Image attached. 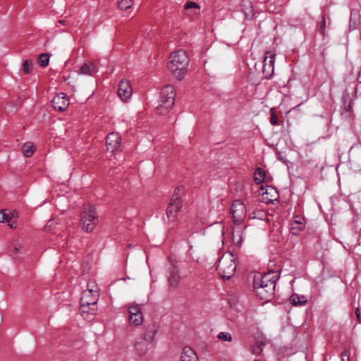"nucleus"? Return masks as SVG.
Returning a JSON list of instances; mask_svg holds the SVG:
<instances>
[{"mask_svg": "<svg viewBox=\"0 0 361 361\" xmlns=\"http://www.w3.org/2000/svg\"><path fill=\"white\" fill-rule=\"evenodd\" d=\"M278 279V274L274 271L268 272L263 276L255 275L253 287L258 297L262 300H268L274 295Z\"/></svg>", "mask_w": 361, "mask_h": 361, "instance_id": "1", "label": "nucleus"}, {"mask_svg": "<svg viewBox=\"0 0 361 361\" xmlns=\"http://www.w3.org/2000/svg\"><path fill=\"white\" fill-rule=\"evenodd\" d=\"M188 64L189 58L186 51L180 49L171 53L168 68L174 77L178 80H182L185 77Z\"/></svg>", "mask_w": 361, "mask_h": 361, "instance_id": "2", "label": "nucleus"}, {"mask_svg": "<svg viewBox=\"0 0 361 361\" xmlns=\"http://www.w3.org/2000/svg\"><path fill=\"white\" fill-rule=\"evenodd\" d=\"M236 269L235 257L231 253H226L219 259L217 270L220 276L224 279H231Z\"/></svg>", "mask_w": 361, "mask_h": 361, "instance_id": "3", "label": "nucleus"}, {"mask_svg": "<svg viewBox=\"0 0 361 361\" xmlns=\"http://www.w3.org/2000/svg\"><path fill=\"white\" fill-rule=\"evenodd\" d=\"M175 92L171 85L164 87L160 92V99L157 111L159 114H166L174 104Z\"/></svg>", "mask_w": 361, "mask_h": 361, "instance_id": "4", "label": "nucleus"}, {"mask_svg": "<svg viewBox=\"0 0 361 361\" xmlns=\"http://www.w3.org/2000/svg\"><path fill=\"white\" fill-rule=\"evenodd\" d=\"M230 212L235 224H241L246 216V207L240 200H235L231 204Z\"/></svg>", "mask_w": 361, "mask_h": 361, "instance_id": "5", "label": "nucleus"}, {"mask_svg": "<svg viewBox=\"0 0 361 361\" xmlns=\"http://www.w3.org/2000/svg\"><path fill=\"white\" fill-rule=\"evenodd\" d=\"M182 207V204L180 200L179 195L176 192L173 195L171 201L169 204L166 214L169 221H173L175 220L177 213L179 212L180 209Z\"/></svg>", "mask_w": 361, "mask_h": 361, "instance_id": "6", "label": "nucleus"}, {"mask_svg": "<svg viewBox=\"0 0 361 361\" xmlns=\"http://www.w3.org/2000/svg\"><path fill=\"white\" fill-rule=\"evenodd\" d=\"M129 322L134 326H140L143 323V316L138 305L130 304L128 306Z\"/></svg>", "mask_w": 361, "mask_h": 361, "instance_id": "7", "label": "nucleus"}, {"mask_svg": "<svg viewBox=\"0 0 361 361\" xmlns=\"http://www.w3.org/2000/svg\"><path fill=\"white\" fill-rule=\"evenodd\" d=\"M90 290H85L82 295L80 300V312L81 316L86 320L90 319Z\"/></svg>", "mask_w": 361, "mask_h": 361, "instance_id": "8", "label": "nucleus"}, {"mask_svg": "<svg viewBox=\"0 0 361 361\" xmlns=\"http://www.w3.org/2000/svg\"><path fill=\"white\" fill-rule=\"evenodd\" d=\"M17 212L13 210L11 211L8 209L0 210V223H7L11 228H16L17 227Z\"/></svg>", "mask_w": 361, "mask_h": 361, "instance_id": "9", "label": "nucleus"}, {"mask_svg": "<svg viewBox=\"0 0 361 361\" xmlns=\"http://www.w3.org/2000/svg\"><path fill=\"white\" fill-rule=\"evenodd\" d=\"M275 54L271 51H267L264 59L263 73L266 78H270L274 71Z\"/></svg>", "mask_w": 361, "mask_h": 361, "instance_id": "10", "label": "nucleus"}, {"mask_svg": "<svg viewBox=\"0 0 361 361\" xmlns=\"http://www.w3.org/2000/svg\"><path fill=\"white\" fill-rule=\"evenodd\" d=\"M133 90L129 81L122 80L118 86V94L124 102H127L131 97Z\"/></svg>", "mask_w": 361, "mask_h": 361, "instance_id": "11", "label": "nucleus"}, {"mask_svg": "<svg viewBox=\"0 0 361 361\" xmlns=\"http://www.w3.org/2000/svg\"><path fill=\"white\" fill-rule=\"evenodd\" d=\"M52 104L55 109L64 111L69 106V99L64 93H60L53 98Z\"/></svg>", "mask_w": 361, "mask_h": 361, "instance_id": "12", "label": "nucleus"}, {"mask_svg": "<svg viewBox=\"0 0 361 361\" xmlns=\"http://www.w3.org/2000/svg\"><path fill=\"white\" fill-rule=\"evenodd\" d=\"M107 150L114 152L119 149L121 136L116 133H111L106 137Z\"/></svg>", "mask_w": 361, "mask_h": 361, "instance_id": "13", "label": "nucleus"}, {"mask_svg": "<svg viewBox=\"0 0 361 361\" xmlns=\"http://www.w3.org/2000/svg\"><path fill=\"white\" fill-rule=\"evenodd\" d=\"M245 228V226H243L241 224H235V227L233 228L232 233V240L235 245H241L243 240L244 230Z\"/></svg>", "mask_w": 361, "mask_h": 361, "instance_id": "14", "label": "nucleus"}, {"mask_svg": "<svg viewBox=\"0 0 361 361\" xmlns=\"http://www.w3.org/2000/svg\"><path fill=\"white\" fill-rule=\"evenodd\" d=\"M158 331V326L152 323L146 327L145 331L142 336L147 342L151 345L154 342L155 336Z\"/></svg>", "mask_w": 361, "mask_h": 361, "instance_id": "15", "label": "nucleus"}, {"mask_svg": "<svg viewBox=\"0 0 361 361\" xmlns=\"http://www.w3.org/2000/svg\"><path fill=\"white\" fill-rule=\"evenodd\" d=\"M152 345L147 342L142 337L137 338L135 343V350L139 355H143L147 353Z\"/></svg>", "mask_w": 361, "mask_h": 361, "instance_id": "16", "label": "nucleus"}, {"mask_svg": "<svg viewBox=\"0 0 361 361\" xmlns=\"http://www.w3.org/2000/svg\"><path fill=\"white\" fill-rule=\"evenodd\" d=\"M180 279V269L177 266L173 265L169 271V276L168 277L169 286L171 287H177L179 284Z\"/></svg>", "mask_w": 361, "mask_h": 361, "instance_id": "17", "label": "nucleus"}, {"mask_svg": "<svg viewBox=\"0 0 361 361\" xmlns=\"http://www.w3.org/2000/svg\"><path fill=\"white\" fill-rule=\"evenodd\" d=\"M181 361H199V358L195 351L189 346H185L183 348L181 356Z\"/></svg>", "mask_w": 361, "mask_h": 361, "instance_id": "18", "label": "nucleus"}, {"mask_svg": "<svg viewBox=\"0 0 361 361\" xmlns=\"http://www.w3.org/2000/svg\"><path fill=\"white\" fill-rule=\"evenodd\" d=\"M90 212L89 210H85L81 216V224L82 228L87 232H89V226L90 224Z\"/></svg>", "mask_w": 361, "mask_h": 361, "instance_id": "19", "label": "nucleus"}, {"mask_svg": "<svg viewBox=\"0 0 361 361\" xmlns=\"http://www.w3.org/2000/svg\"><path fill=\"white\" fill-rule=\"evenodd\" d=\"M35 151V146L31 142H25L22 147V152L25 157H31Z\"/></svg>", "mask_w": 361, "mask_h": 361, "instance_id": "20", "label": "nucleus"}, {"mask_svg": "<svg viewBox=\"0 0 361 361\" xmlns=\"http://www.w3.org/2000/svg\"><path fill=\"white\" fill-rule=\"evenodd\" d=\"M291 303L294 306L305 305L307 302V298L304 295H299L298 294H293L290 298Z\"/></svg>", "mask_w": 361, "mask_h": 361, "instance_id": "21", "label": "nucleus"}, {"mask_svg": "<svg viewBox=\"0 0 361 361\" xmlns=\"http://www.w3.org/2000/svg\"><path fill=\"white\" fill-rule=\"evenodd\" d=\"M49 55L47 53L41 54L37 58V63L41 67H47L49 63Z\"/></svg>", "mask_w": 361, "mask_h": 361, "instance_id": "22", "label": "nucleus"}, {"mask_svg": "<svg viewBox=\"0 0 361 361\" xmlns=\"http://www.w3.org/2000/svg\"><path fill=\"white\" fill-rule=\"evenodd\" d=\"M254 178L257 183H260L264 180L265 172L261 168H257L254 174Z\"/></svg>", "mask_w": 361, "mask_h": 361, "instance_id": "23", "label": "nucleus"}, {"mask_svg": "<svg viewBox=\"0 0 361 361\" xmlns=\"http://www.w3.org/2000/svg\"><path fill=\"white\" fill-rule=\"evenodd\" d=\"M133 4V0H118V6L121 10H127Z\"/></svg>", "mask_w": 361, "mask_h": 361, "instance_id": "24", "label": "nucleus"}, {"mask_svg": "<svg viewBox=\"0 0 361 361\" xmlns=\"http://www.w3.org/2000/svg\"><path fill=\"white\" fill-rule=\"evenodd\" d=\"M33 63L32 60H25L23 63V71L25 74H29L32 71Z\"/></svg>", "mask_w": 361, "mask_h": 361, "instance_id": "25", "label": "nucleus"}, {"mask_svg": "<svg viewBox=\"0 0 361 361\" xmlns=\"http://www.w3.org/2000/svg\"><path fill=\"white\" fill-rule=\"evenodd\" d=\"M218 338L225 342H230L232 341V336L228 332H220L218 336Z\"/></svg>", "mask_w": 361, "mask_h": 361, "instance_id": "26", "label": "nucleus"}, {"mask_svg": "<svg viewBox=\"0 0 361 361\" xmlns=\"http://www.w3.org/2000/svg\"><path fill=\"white\" fill-rule=\"evenodd\" d=\"M80 75H89L90 74V66L88 63L82 65L78 71Z\"/></svg>", "mask_w": 361, "mask_h": 361, "instance_id": "27", "label": "nucleus"}, {"mask_svg": "<svg viewBox=\"0 0 361 361\" xmlns=\"http://www.w3.org/2000/svg\"><path fill=\"white\" fill-rule=\"evenodd\" d=\"M341 361H350V351L345 350L341 353Z\"/></svg>", "mask_w": 361, "mask_h": 361, "instance_id": "28", "label": "nucleus"}, {"mask_svg": "<svg viewBox=\"0 0 361 361\" xmlns=\"http://www.w3.org/2000/svg\"><path fill=\"white\" fill-rule=\"evenodd\" d=\"M185 9L188 10V9H190V8H200V6L195 3V2H192V1H189L185 5Z\"/></svg>", "mask_w": 361, "mask_h": 361, "instance_id": "29", "label": "nucleus"}, {"mask_svg": "<svg viewBox=\"0 0 361 361\" xmlns=\"http://www.w3.org/2000/svg\"><path fill=\"white\" fill-rule=\"evenodd\" d=\"M55 224H56V222L54 220L51 219V220L48 221L47 224L45 226V230L47 231H51L52 228H54V226H55Z\"/></svg>", "mask_w": 361, "mask_h": 361, "instance_id": "30", "label": "nucleus"}, {"mask_svg": "<svg viewBox=\"0 0 361 361\" xmlns=\"http://www.w3.org/2000/svg\"><path fill=\"white\" fill-rule=\"evenodd\" d=\"M271 118H270V123L274 125V126H276L278 124V118L275 114V113L273 111V109L271 110Z\"/></svg>", "mask_w": 361, "mask_h": 361, "instance_id": "31", "label": "nucleus"}, {"mask_svg": "<svg viewBox=\"0 0 361 361\" xmlns=\"http://www.w3.org/2000/svg\"><path fill=\"white\" fill-rule=\"evenodd\" d=\"M325 27H326V20H325L324 17L323 16V17H322V21L320 22V28H319L320 32H321L322 35H324V32H325Z\"/></svg>", "mask_w": 361, "mask_h": 361, "instance_id": "32", "label": "nucleus"}, {"mask_svg": "<svg viewBox=\"0 0 361 361\" xmlns=\"http://www.w3.org/2000/svg\"><path fill=\"white\" fill-rule=\"evenodd\" d=\"M20 246H15L13 247H12L11 249V255L15 257L16 256L18 253H20Z\"/></svg>", "mask_w": 361, "mask_h": 361, "instance_id": "33", "label": "nucleus"}, {"mask_svg": "<svg viewBox=\"0 0 361 361\" xmlns=\"http://www.w3.org/2000/svg\"><path fill=\"white\" fill-rule=\"evenodd\" d=\"M91 292H92V300L93 299V298L96 299V300H94V302H92V305H94L97 303V300L99 297V293H97V290H94L93 289L91 290Z\"/></svg>", "mask_w": 361, "mask_h": 361, "instance_id": "34", "label": "nucleus"}, {"mask_svg": "<svg viewBox=\"0 0 361 361\" xmlns=\"http://www.w3.org/2000/svg\"><path fill=\"white\" fill-rule=\"evenodd\" d=\"M92 226L96 225L97 222L95 221V219L97 218V216L96 215V212L92 209Z\"/></svg>", "mask_w": 361, "mask_h": 361, "instance_id": "35", "label": "nucleus"}, {"mask_svg": "<svg viewBox=\"0 0 361 361\" xmlns=\"http://www.w3.org/2000/svg\"><path fill=\"white\" fill-rule=\"evenodd\" d=\"M355 314H356L358 322H360L361 317H360V312L359 308H356Z\"/></svg>", "mask_w": 361, "mask_h": 361, "instance_id": "36", "label": "nucleus"}, {"mask_svg": "<svg viewBox=\"0 0 361 361\" xmlns=\"http://www.w3.org/2000/svg\"><path fill=\"white\" fill-rule=\"evenodd\" d=\"M357 81L361 83V68H360V70L359 71V73L357 74Z\"/></svg>", "mask_w": 361, "mask_h": 361, "instance_id": "37", "label": "nucleus"}, {"mask_svg": "<svg viewBox=\"0 0 361 361\" xmlns=\"http://www.w3.org/2000/svg\"><path fill=\"white\" fill-rule=\"evenodd\" d=\"M59 23H61V24H63V25H64V24H65V21H64V20H60L59 21Z\"/></svg>", "mask_w": 361, "mask_h": 361, "instance_id": "38", "label": "nucleus"}, {"mask_svg": "<svg viewBox=\"0 0 361 361\" xmlns=\"http://www.w3.org/2000/svg\"><path fill=\"white\" fill-rule=\"evenodd\" d=\"M246 16H252V11H250V13H248L246 12Z\"/></svg>", "mask_w": 361, "mask_h": 361, "instance_id": "39", "label": "nucleus"}, {"mask_svg": "<svg viewBox=\"0 0 361 361\" xmlns=\"http://www.w3.org/2000/svg\"><path fill=\"white\" fill-rule=\"evenodd\" d=\"M91 71H92V73L93 72V67L92 66Z\"/></svg>", "mask_w": 361, "mask_h": 361, "instance_id": "40", "label": "nucleus"}]
</instances>
